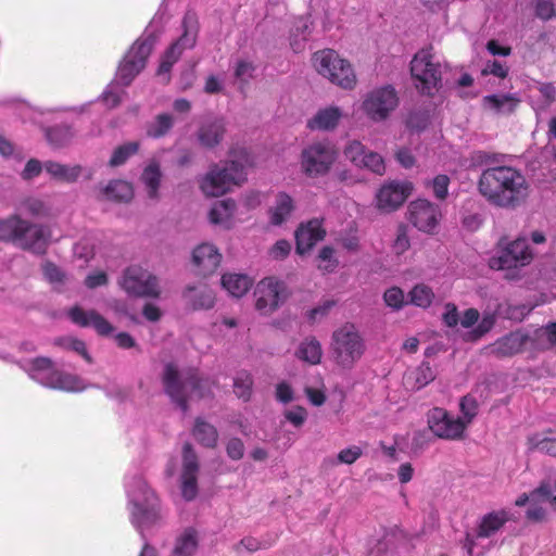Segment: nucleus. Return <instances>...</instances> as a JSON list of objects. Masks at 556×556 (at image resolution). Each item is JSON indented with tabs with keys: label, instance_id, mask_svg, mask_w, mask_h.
I'll return each mask as SVG.
<instances>
[{
	"label": "nucleus",
	"instance_id": "nucleus-10",
	"mask_svg": "<svg viewBox=\"0 0 556 556\" xmlns=\"http://www.w3.org/2000/svg\"><path fill=\"white\" fill-rule=\"evenodd\" d=\"M431 49L418 51L410 61L415 87L428 97H433L442 88L441 64L433 61Z\"/></svg>",
	"mask_w": 556,
	"mask_h": 556
},
{
	"label": "nucleus",
	"instance_id": "nucleus-48",
	"mask_svg": "<svg viewBox=\"0 0 556 556\" xmlns=\"http://www.w3.org/2000/svg\"><path fill=\"white\" fill-rule=\"evenodd\" d=\"M409 295L412 303L420 307L429 306L433 298L431 289L424 285L414 287L409 292Z\"/></svg>",
	"mask_w": 556,
	"mask_h": 556
},
{
	"label": "nucleus",
	"instance_id": "nucleus-53",
	"mask_svg": "<svg viewBox=\"0 0 556 556\" xmlns=\"http://www.w3.org/2000/svg\"><path fill=\"white\" fill-rule=\"evenodd\" d=\"M365 160L362 162V166L364 168H368L372 173L377 175H383L386 172L384 161L381 155L376 152H366L364 157Z\"/></svg>",
	"mask_w": 556,
	"mask_h": 556
},
{
	"label": "nucleus",
	"instance_id": "nucleus-25",
	"mask_svg": "<svg viewBox=\"0 0 556 556\" xmlns=\"http://www.w3.org/2000/svg\"><path fill=\"white\" fill-rule=\"evenodd\" d=\"M326 230L321 226V222L317 218L311 219L306 224H301L295 231V251L300 255H304L313 249L318 242L324 240Z\"/></svg>",
	"mask_w": 556,
	"mask_h": 556
},
{
	"label": "nucleus",
	"instance_id": "nucleus-31",
	"mask_svg": "<svg viewBox=\"0 0 556 556\" xmlns=\"http://www.w3.org/2000/svg\"><path fill=\"white\" fill-rule=\"evenodd\" d=\"M43 167L46 172L54 179L66 184L76 182L80 175L85 172V168L81 165L77 164L70 166L54 161L45 162Z\"/></svg>",
	"mask_w": 556,
	"mask_h": 556
},
{
	"label": "nucleus",
	"instance_id": "nucleus-52",
	"mask_svg": "<svg viewBox=\"0 0 556 556\" xmlns=\"http://www.w3.org/2000/svg\"><path fill=\"white\" fill-rule=\"evenodd\" d=\"M45 278L53 285H63L66 281V274L54 263L46 262L42 265Z\"/></svg>",
	"mask_w": 556,
	"mask_h": 556
},
{
	"label": "nucleus",
	"instance_id": "nucleus-33",
	"mask_svg": "<svg viewBox=\"0 0 556 556\" xmlns=\"http://www.w3.org/2000/svg\"><path fill=\"white\" fill-rule=\"evenodd\" d=\"M222 287L232 296L244 295L252 286V280L244 274L229 273L222 277Z\"/></svg>",
	"mask_w": 556,
	"mask_h": 556
},
{
	"label": "nucleus",
	"instance_id": "nucleus-24",
	"mask_svg": "<svg viewBox=\"0 0 556 556\" xmlns=\"http://www.w3.org/2000/svg\"><path fill=\"white\" fill-rule=\"evenodd\" d=\"M227 131V123L224 117L214 116L206 118L195 132L199 144L212 150L219 146Z\"/></svg>",
	"mask_w": 556,
	"mask_h": 556
},
{
	"label": "nucleus",
	"instance_id": "nucleus-42",
	"mask_svg": "<svg viewBox=\"0 0 556 556\" xmlns=\"http://www.w3.org/2000/svg\"><path fill=\"white\" fill-rule=\"evenodd\" d=\"M321 354V345L315 338L303 341L295 353L300 359L312 365L320 363Z\"/></svg>",
	"mask_w": 556,
	"mask_h": 556
},
{
	"label": "nucleus",
	"instance_id": "nucleus-59",
	"mask_svg": "<svg viewBox=\"0 0 556 556\" xmlns=\"http://www.w3.org/2000/svg\"><path fill=\"white\" fill-rule=\"evenodd\" d=\"M450 185V178L446 175H438L432 180V189L434 195L440 199L444 200L447 197V188Z\"/></svg>",
	"mask_w": 556,
	"mask_h": 556
},
{
	"label": "nucleus",
	"instance_id": "nucleus-14",
	"mask_svg": "<svg viewBox=\"0 0 556 556\" xmlns=\"http://www.w3.org/2000/svg\"><path fill=\"white\" fill-rule=\"evenodd\" d=\"M49 238L50 229L47 226L30 223L20 216L12 244L22 250L42 255L47 251Z\"/></svg>",
	"mask_w": 556,
	"mask_h": 556
},
{
	"label": "nucleus",
	"instance_id": "nucleus-62",
	"mask_svg": "<svg viewBox=\"0 0 556 556\" xmlns=\"http://www.w3.org/2000/svg\"><path fill=\"white\" fill-rule=\"evenodd\" d=\"M494 75L500 78H505L508 75V67L504 66L500 61H489L485 67L481 71L482 76Z\"/></svg>",
	"mask_w": 556,
	"mask_h": 556
},
{
	"label": "nucleus",
	"instance_id": "nucleus-50",
	"mask_svg": "<svg viewBox=\"0 0 556 556\" xmlns=\"http://www.w3.org/2000/svg\"><path fill=\"white\" fill-rule=\"evenodd\" d=\"M21 208L24 213L33 217H43L47 216L49 213V210L46 206V204L41 200L35 198H28L24 200L21 203Z\"/></svg>",
	"mask_w": 556,
	"mask_h": 556
},
{
	"label": "nucleus",
	"instance_id": "nucleus-60",
	"mask_svg": "<svg viewBox=\"0 0 556 556\" xmlns=\"http://www.w3.org/2000/svg\"><path fill=\"white\" fill-rule=\"evenodd\" d=\"M483 223V216L480 213H463L462 226L468 231L478 230Z\"/></svg>",
	"mask_w": 556,
	"mask_h": 556
},
{
	"label": "nucleus",
	"instance_id": "nucleus-34",
	"mask_svg": "<svg viewBox=\"0 0 556 556\" xmlns=\"http://www.w3.org/2000/svg\"><path fill=\"white\" fill-rule=\"evenodd\" d=\"M294 210L292 198L286 192H279L276 197V202L269 210L270 223L275 226L283 224Z\"/></svg>",
	"mask_w": 556,
	"mask_h": 556
},
{
	"label": "nucleus",
	"instance_id": "nucleus-2",
	"mask_svg": "<svg viewBox=\"0 0 556 556\" xmlns=\"http://www.w3.org/2000/svg\"><path fill=\"white\" fill-rule=\"evenodd\" d=\"M164 393L184 414L189 410V400L193 396L205 399L212 395L211 382L198 368H179L176 363H166L161 374Z\"/></svg>",
	"mask_w": 556,
	"mask_h": 556
},
{
	"label": "nucleus",
	"instance_id": "nucleus-5",
	"mask_svg": "<svg viewBox=\"0 0 556 556\" xmlns=\"http://www.w3.org/2000/svg\"><path fill=\"white\" fill-rule=\"evenodd\" d=\"M314 68L319 75L342 89L351 90L356 85V75L351 63L341 59L333 49H324L312 56Z\"/></svg>",
	"mask_w": 556,
	"mask_h": 556
},
{
	"label": "nucleus",
	"instance_id": "nucleus-27",
	"mask_svg": "<svg viewBox=\"0 0 556 556\" xmlns=\"http://www.w3.org/2000/svg\"><path fill=\"white\" fill-rule=\"evenodd\" d=\"M222 262V254L211 243H202L192 252V263L199 275L204 277L212 275Z\"/></svg>",
	"mask_w": 556,
	"mask_h": 556
},
{
	"label": "nucleus",
	"instance_id": "nucleus-3",
	"mask_svg": "<svg viewBox=\"0 0 556 556\" xmlns=\"http://www.w3.org/2000/svg\"><path fill=\"white\" fill-rule=\"evenodd\" d=\"M252 165L250 153L243 149H232L229 159L222 164H213L200 180V189L207 197H219L232 186L247 181V169Z\"/></svg>",
	"mask_w": 556,
	"mask_h": 556
},
{
	"label": "nucleus",
	"instance_id": "nucleus-29",
	"mask_svg": "<svg viewBox=\"0 0 556 556\" xmlns=\"http://www.w3.org/2000/svg\"><path fill=\"white\" fill-rule=\"evenodd\" d=\"M186 306L192 311H207L215 305V293L206 285L187 286L182 291Z\"/></svg>",
	"mask_w": 556,
	"mask_h": 556
},
{
	"label": "nucleus",
	"instance_id": "nucleus-4",
	"mask_svg": "<svg viewBox=\"0 0 556 556\" xmlns=\"http://www.w3.org/2000/svg\"><path fill=\"white\" fill-rule=\"evenodd\" d=\"M129 498L132 505L131 523L146 540L143 531L157 525L161 520L159 500L140 477L134 479Z\"/></svg>",
	"mask_w": 556,
	"mask_h": 556
},
{
	"label": "nucleus",
	"instance_id": "nucleus-46",
	"mask_svg": "<svg viewBox=\"0 0 556 556\" xmlns=\"http://www.w3.org/2000/svg\"><path fill=\"white\" fill-rule=\"evenodd\" d=\"M139 149L137 142H128L117 147L109 161V166L117 167L123 165L131 155L136 154Z\"/></svg>",
	"mask_w": 556,
	"mask_h": 556
},
{
	"label": "nucleus",
	"instance_id": "nucleus-30",
	"mask_svg": "<svg viewBox=\"0 0 556 556\" xmlns=\"http://www.w3.org/2000/svg\"><path fill=\"white\" fill-rule=\"evenodd\" d=\"M510 515L508 511L501 509L491 511L481 518L477 529V538H490L495 534L508 520Z\"/></svg>",
	"mask_w": 556,
	"mask_h": 556
},
{
	"label": "nucleus",
	"instance_id": "nucleus-21",
	"mask_svg": "<svg viewBox=\"0 0 556 556\" xmlns=\"http://www.w3.org/2000/svg\"><path fill=\"white\" fill-rule=\"evenodd\" d=\"M528 342H531L530 334L522 330H515L501 337L485 350L490 355L498 358L511 357L521 353Z\"/></svg>",
	"mask_w": 556,
	"mask_h": 556
},
{
	"label": "nucleus",
	"instance_id": "nucleus-1",
	"mask_svg": "<svg viewBox=\"0 0 556 556\" xmlns=\"http://www.w3.org/2000/svg\"><path fill=\"white\" fill-rule=\"evenodd\" d=\"M480 194L493 206L516 210L529 195L526 177L511 166L497 165L485 168L478 180Z\"/></svg>",
	"mask_w": 556,
	"mask_h": 556
},
{
	"label": "nucleus",
	"instance_id": "nucleus-58",
	"mask_svg": "<svg viewBox=\"0 0 556 556\" xmlns=\"http://www.w3.org/2000/svg\"><path fill=\"white\" fill-rule=\"evenodd\" d=\"M384 302L393 308H401L404 303V293L400 288L388 289L383 294Z\"/></svg>",
	"mask_w": 556,
	"mask_h": 556
},
{
	"label": "nucleus",
	"instance_id": "nucleus-8",
	"mask_svg": "<svg viewBox=\"0 0 556 556\" xmlns=\"http://www.w3.org/2000/svg\"><path fill=\"white\" fill-rule=\"evenodd\" d=\"M29 376L45 387L67 392L83 391L88 387L80 377L55 369L48 357L33 359Z\"/></svg>",
	"mask_w": 556,
	"mask_h": 556
},
{
	"label": "nucleus",
	"instance_id": "nucleus-39",
	"mask_svg": "<svg viewBox=\"0 0 556 556\" xmlns=\"http://www.w3.org/2000/svg\"><path fill=\"white\" fill-rule=\"evenodd\" d=\"M192 433L195 440L205 447L213 448L217 444V429L201 418L195 419Z\"/></svg>",
	"mask_w": 556,
	"mask_h": 556
},
{
	"label": "nucleus",
	"instance_id": "nucleus-56",
	"mask_svg": "<svg viewBox=\"0 0 556 556\" xmlns=\"http://www.w3.org/2000/svg\"><path fill=\"white\" fill-rule=\"evenodd\" d=\"M534 10L535 16L543 21H549L556 16L553 0H534Z\"/></svg>",
	"mask_w": 556,
	"mask_h": 556
},
{
	"label": "nucleus",
	"instance_id": "nucleus-11",
	"mask_svg": "<svg viewBox=\"0 0 556 556\" xmlns=\"http://www.w3.org/2000/svg\"><path fill=\"white\" fill-rule=\"evenodd\" d=\"M532 260L533 253L526 238L513 241L501 238L496 244V255L490 258L489 265L492 269L504 270L527 266Z\"/></svg>",
	"mask_w": 556,
	"mask_h": 556
},
{
	"label": "nucleus",
	"instance_id": "nucleus-26",
	"mask_svg": "<svg viewBox=\"0 0 556 556\" xmlns=\"http://www.w3.org/2000/svg\"><path fill=\"white\" fill-rule=\"evenodd\" d=\"M96 199L100 202L129 203L134 198L131 184L122 179H112L106 185L97 186Z\"/></svg>",
	"mask_w": 556,
	"mask_h": 556
},
{
	"label": "nucleus",
	"instance_id": "nucleus-47",
	"mask_svg": "<svg viewBox=\"0 0 556 556\" xmlns=\"http://www.w3.org/2000/svg\"><path fill=\"white\" fill-rule=\"evenodd\" d=\"M552 495V485L546 482H542L536 489L530 494L523 493L516 500L517 506H525L528 502L531 504L540 503L541 497H548Z\"/></svg>",
	"mask_w": 556,
	"mask_h": 556
},
{
	"label": "nucleus",
	"instance_id": "nucleus-44",
	"mask_svg": "<svg viewBox=\"0 0 556 556\" xmlns=\"http://www.w3.org/2000/svg\"><path fill=\"white\" fill-rule=\"evenodd\" d=\"M174 126V118L168 113L159 114L147 126V135L152 138L165 136Z\"/></svg>",
	"mask_w": 556,
	"mask_h": 556
},
{
	"label": "nucleus",
	"instance_id": "nucleus-38",
	"mask_svg": "<svg viewBox=\"0 0 556 556\" xmlns=\"http://www.w3.org/2000/svg\"><path fill=\"white\" fill-rule=\"evenodd\" d=\"M46 139L54 148L67 147L75 137V131L70 125H55L45 130Z\"/></svg>",
	"mask_w": 556,
	"mask_h": 556
},
{
	"label": "nucleus",
	"instance_id": "nucleus-15",
	"mask_svg": "<svg viewBox=\"0 0 556 556\" xmlns=\"http://www.w3.org/2000/svg\"><path fill=\"white\" fill-rule=\"evenodd\" d=\"M255 307L263 314L275 312L290 296L287 285L275 277L262 279L254 291Z\"/></svg>",
	"mask_w": 556,
	"mask_h": 556
},
{
	"label": "nucleus",
	"instance_id": "nucleus-13",
	"mask_svg": "<svg viewBox=\"0 0 556 556\" xmlns=\"http://www.w3.org/2000/svg\"><path fill=\"white\" fill-rule=\"evenodd\" d=\"M118 283L132 298L159 299L162 293L159 278L137 265L125 268Z\"/></svg>",
	"mask_w": 556,
	"mask_h": 556
},
{
	"label": "nucleus",
	"instance_id": "nucleus-19",
	"mask_svg": "<svg viewBox=\"0 0 556 556\" xmlns=\"http://www.w3.org/2000/svg\"><path fill=\"white\" fill-rule=\"evenodd\" d=\"M412 184L390 181L383 185L376 194L377 207L386 213L397 210L408 198Z\"/></svg>",
	"mask_w": 556,
	"mask_h": 556
},
{
	"label": "nucleus",
	"instance_id": "nucleus-63",
	"mask_svg": "<svg viewBox=\"0 0 556 556\" xmlns=\"http://www.w3.org/2000/svg\"><path fill=\"white\" fill-rule=\"evenodd\" d=\"M226 452L229 458L239 460L244 455V444L241 439L232 438L228 441Z\"/></svg>",
	"mask_w": 556,
	"mask_h": 556
},
{
	"label": "nucleus",
	"instance_id": "nucleus-49",
	"mask_svg": "<svg viewBox=\"0 0 556 556\" xmlns=\"http://www.w3.org/2000/svg\"><path fill=\"white\" fill-rule=\"evenodd\" d=\"M20 215L13 214L7 218H0V241L12 243Z\"/></svg>",
	"mask_w": 556,
	"mask_h": 556
},
{
	"label": "nucleus",
	"instance_id": "nucleus-37",
	"mask_svg": "<svg viewBox=\"0 0 556 556\" xmlns=\"http://www.w3.org/2000/svg\"><path fill=\"white\" fill-rule=\"evenodd\" d=\"M162 173L157 163L149 164L142 172L140 180L143 182L148 197L152 200H157L159 188L161 186Z\"/></svg>",
	"mask_w": 556,
	"mask_h": 556
},
{
	"label": "nucleus",
	"instance_id": "nucleus-41",
	"mask_svg": "<svg viewBox=\"0 0 556 556\" xmlns=\"http://www.w3.org/2000/svg\"><path fill=\"white\" fill-rule=\"evenodd\" d=\"M483 105L496 113H511L518 102V99L511 94H490L483 98Z\"/></svg>",
	"mask_w": 556,
	"mask_h": 556
},
{
	"label": "nucleus",
	"instance_id": "nucleus-54",
	"mask_svg": "<svg viewBox=\"0 0 556 556\" xmlns=\"http://www.w3.org/2000/svg\"><path fill=\"white\" fill-rule=\"evenodd\" d=\"M459 407L467 426L478 414V402L471 394H467L460 399Z\"/></svg>",
	"mask_w": 556,
	"mask_h": 556
},
{
	"label": "nucleus",
	"instance_id": "nucleus-32",
	"mask_svg": "<svg viewBox=\"0 0 556 556\" xmlns=\"http://www.w3.org/2000/svg\"><path fill=\"white\" fill-rule=\"evenodd\" d=\"M236 208L237 204L232 199L217 201L208 212V219L214 225H220L225 228H229Z\"/></svg>",
	"mask_w": 556,
	"mask_h": 556
},
{
	"label": "nucleus",
	"instance_id": "nucleus-9",
	"mask_svg": "<svg viewBox=\"0 0 556 556\" xmlns=\"http://www.w3.org/2000/svg\"><path fill=\"white\" fill-rule=\"evenodd\" d=\"M365 349V342L354 325L345 324L332 333V357L342 368H352L361 359Z\"/></svg>",
	"mask_w": 556,
	"mask_h": 556
},
{
	"label": "nucleus",
	"instance_id": "nucleus-6",
	"mask_svg": "<svg viewBox=\"0 0 556 556\" xmlns=\"http://www.w3.org/2000/svg\"><path fill=\"white\" fill-rule=\"evenodd\" d=\"M159 40V33L146 30V33L138 38L117 68L116 84L126 87L131 84L135 77L146 67L147 60L153 51V48Z\"/></svg>",
	"mask_w": 556,
	"mask_h": 556
},
{
	"label": "nucleus",
	"instance_id": "nucleus-57",
	"mask_svg": "<svg viewBox=\"0 0 556 556\" xmlns=\"http://www.w3.org/2000/svg\"><path fill=\"white\" fill-rule=\"evenodd\" d=\"M318 258L326 263L325 265H319L318 267L327 273L333 271L338 266V260L334 257V249L332 247H323L319 251Z\"/></svg>",
	"mask_w": 556,
	"mask_h": 556
},
{
	"label": "nucleus",
	"instance_id": "nucleus-18",
	"mask_svg": "<svg viewBox=\"0 0 556 556\" xmlns=\"http://www.w3.org/2000/svg\"><path fill=\"white\" fill-rule=\"evenodd\" d=\"M182 468L180 475L181 495L186 501H192L198 495L199 457L191 443L182 445Z\"/></svg>",
	"mask_w": 556,
	"mask_h": 556
},
{
	"label": "nucleus",
	"instance_id": "nucleus-51",
	"mask_svg": "<svg viewBox=\"0 0 556 556\" xmlns=\"http://www.w3.org/2000/svg\"><path fill=\"white\" fill-rule=\"evenodd\" d=\"M343 153L350 162L359 167L365 160L366 150L359 141L354 140L345 146Z\"/></svg>",
	"mask_w": 556,
	"mask_h": 556
},
{
	"label": "nucleus",
	"instance_id": "nucleus-17",
	"mask_svg": "<svg viewBox=\"0 0 556 556\" xmlns=\"http://www.w3.org/2000/svg\"><path fill=\"white\" fill-rule=\"evenodd\" d=\"M397 103L394 88L387 86L370 92L363 102V109L371 119L383 121L397 106Z\"/></svg>",
	"mask_w": 556,
	"mask_h": 556
},
{
	"label": "nucleus",
	"instance_id": "nucleus-28",
	"mask_svg": "<svg viewBox=\"0 0 556 556\" xmlns=\"http://www.w3.org/2000/svg\"><path fill=\"white\" fill-rule=\"evenodd\" d=\"M70 319L80 326H92L100 336H109L114 330L113 326L97 311H84L80 306H74L68 311Z\"/></svg>",
	"mask_w": 556,
	"mask_h": 556
},
{
	"label": "nucleus",
	"instance_id": "nucleus-45",
	"mask_svg": "<svg viewBox=\"0 0 556 556\" xmlns=\"http://www.w3.org/2000/svg\"><path fill=\"white\" fill-rule=\"evenodd\" d=\"M253 378L248 371H240L233 379V392L243 402H249L252 395Z\"/></svg>",
	"mask_w": 556,
	"mask_h": 556
},
{
	"label": "nucleus",
	"instance_id": "nucleus-22",
	"mask_svg": "<svg viewBox=\"0 0 556 556\" xmlns=\"http://www.w3.org/2000/svg\"><path fill=\"white\" fill-rule=\"evenodd\" d=\"M516 307H511L508 303H497L494 309H485L482 313V318L477 327L464 334V340L467 342H476L489 333L496 323L497 317L511 319L515 314Z\"/></svg>",
	"mask_w": 556,
	"mask_h": 556
},
{
	"label": "nucleus",
	"instance_id": "nucleus-43",
	"mask_svg": "<svg viewBox=\"0 0 556 556\" xmlns=\"http://www.w3.org/2000/svg\"><path fill=\"white\" fill-rule=\"evenodd\" d=\"M198 547L197 532L187 529L177 540L173 556H192Z\"/></svg>",
	"mask_w": 556,
	"mask_h": 556
},
{
	"label": "nucleus",
	"instance_id": "nucleus-12",
	"mask_svg": "<svg viewBox=\"0 0 556 556\" xmlns=\"http://www.w3.org/2000/svg\"><path fill=\"white\" fill-rule=\"evenodd\" d=\"M338 159V151L330 142H314L301 152L302 173L308 178L326 176Z\"/></svg>",
	"mask_w": 556,
	"mask_h": 556
},
{
	"label": "nucleus",
	"instance_id": "nucleus-16",
	"mask_svg": "<svg viewBox=\"0 0 556 556\" xmlns=\"http://www.w3.org/2000/svg\"><path fill=\"white\" fill-rule=\"evenodd\" d=\"M428 426L435 437L445 440L463 439L466 429L465 421L454 418L440 407H434L429 412Z\"/></svg>",
	"mask_w": 556,
	"mask_h": 556
},
{
	"label": "nucleus",
	"instance_id": "nucleus-7",
	"mask_svg": "<svg viewBox=\"0 0 556 556\" xmlns=\"http://www.w3.org/2000/svg\"><path fill=\"white\" fill-rule=\"evenodd\" d=\"M29 376L45 387L67 392L83 391L88 387L80 377L55 369L48 357L33 359Z\"/></svg>",
	"mask_w": 556,
	"mask_h": 556
},
{
	"label": "nucleus",
	"instance_id": "nucleus-64",
	"mask_svg": "<svg viewBox=\"0 0 556 556\" xmlns=\"http://www.w3.org/2000/svg\"><path fill=\"white\" fill-rule=\"evenodd\" d=\"M285 417L295 427H301L306 420L307 413L302 406H296L294 409L286 410Z\"/></svg>",
	"mask_w": 556,
	"mask_h": 556
},
{
	"label": "nucleus",
	"instance_id": "nucleus-55",
	"mask_svg": "<svg viewBox=\"0 0 556 556\" xmlns=\"http://www.w3.org/2000/svg\"><path fill=\"white\" fill-rule=\"evenodd\" d=\"M435 379V372L429 363H421L415 370V380L417 388L420 389Z\"/></svg>",
	"mask_w": 556,
	"mask_h": 556
},
{
	"label": "nucleus",
	"instance_id": "nucleus-40",
	"mask_svg": "<svg viewBox=\"0 0 556 556\" xmlns=\"http://www.w3.org/2000/svg\"><path fill=\"white\" fill-rule=\"evenodd\" d=\"M431 110L425 106L412 109L406 116L405 125L412 132H421L430 124Z\"/></svg>",
	"mask_w": 556,
	"mask_h": 556
},
{
	"label": "nucleus",
	"instance_id": "nucleus-36",
	"mask_svg": "<svg viewBox=\"0 0 556 556\" xmlns=\"http://www.w3.org/2000/svg\"><path fill=\"white\" fill-rule=\"evenodd\" d=\"M341 117L338 108H328L318 111V113L307 123L311 129L330 130L334 129Z\"/></svg>",
	"mask_w": 556,
	"mask_h": 556
},
{
	"label": "nucleus",
	"instance_id": "nucleus-61",
	"mask_svg": "<svg viewBox=\"0 0 556 556\" xmlns=\"http://www.w3.org/2000/svg\"><path fill=\"white\" fill-rule=\"evenodd\" d=\"M295 37L302 36V38H308L312 33V22L308 16H301L295 20L293 28L291 30Z\"/></svg>",
	"mask_w": 556,
	"mask_h": 556
},
{
	"label": "nucleus",
	"instance_id": "nucleus-20",
	"mask_svg": "<svg viewBox=\"0 0 556 556\" xmlns=\"http://www.w3.org/2000/svg\"><path fill=\"white\" fill-rule=\"evenodd\" d=\"M439 216V206L428 200L418 199L409 205V220L420 231L432 232Z\"/></svg>",
	"mask_w": 556,
	"mask_h": 556
},
{
	"label": "nucleus",
	"instance_id": "nucleus-23",
	"mask_svg": "<svg viewBox=\"0 0 556 556\" xmlns=\"http://www.w3.org/2000/svg\"><path fill=\"white\" fill-rule=\"evenodd\" d=\"M182 35L173 42L165 51L164 58L176 63L181 55L182 51L187 48H192L195 45L198 33L197 15L192 11H188L182 18Z\"/></svg>",
	"mask_w": 556,
	"mask_h": 556
},
{
	"label": "nucleus",
	"instance_id": "nucleus-35",
	"mask_svg": "<svg viewBox=\"0 0 556 556\" xmlns=\"http://www.w3.org/2000/svg\"><path fill=\"white\" fill-rule=\"evenodd\" d=\"M532 346L538 351H548L556 345V321H549L546 325L534 330L531 336Z\"/></svg>",
	"mask_w": 556,
	"mask_h": 556
}]
</instances>
